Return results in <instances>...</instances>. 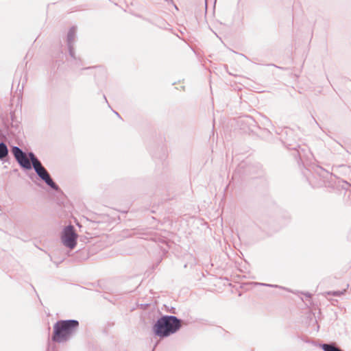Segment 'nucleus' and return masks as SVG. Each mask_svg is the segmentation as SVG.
<instances>
[{"instance_id": "f03ea898", "label": "nucleus", "mask_w": 351, "mask_h": 351, "mask_svg": "<svg viewBox=\"0 0 351 351\" xmlns=\"http://www.w3.org/2000/svg\"><path fill=\"white\" fill-rule=\"evenodd\" d=\"M80 323L77 319H60L53 325L51 340L56 343L69 341L77 332Z\"/></svg>"}, {"instance_id": "39448f33", "label": "nucleus", "mask_w": 351, "mask_h": 351, "mask_svg": "<svg viewBox=\"0 0 351 351\" xmlns=\"http://www.w3.org/2000/svg\"><path fill=\"white\" fill-rule=\"evenodd\" d=\"M77 234L72 225L65 227L62 232L61 240L63 245L70 249H73L77 245Z\"/></svg>"}, {"instance_id": "a211bd4d", "label": "nucleus", "mask_w": 351, "mask_h": 351, "mask_svg": "<svg viewBox=\"0 0 351 351\" xmlns=\"http://www.w3.org/2000/svg\"><path fill=\"white\" fill-rule=\"evenodd\" d=\"M315 122L316 124H318V122L317 121V120H315Z\"/></svg>"}, {"instance_id": "f8f14e48", "label": "nucleus", "mask_w": 351, "mask_h": 351, "mask_svg": "<svg viewBox=\"0 0 351 351\" xmlns=\"http://www.w3.org/2000/svg\"><path fill=\"white\" fill-rule=\"evenodd\" d=\"M12 128H13V125H12V128L11 129H8V133H10V134H14V132L12 130Z\"/></svg>"}, {"instance_id": "f3484780", "label": "nucleus", "mask_w": 351, "mask_h": 351, "mask_svg": "<svg viewBox=\"0 0 351 351\" xmlns=\"http://www.w3.org/2000/svg\"><path fill=\"white\" fill-rule=\"evenodd\" d=\"M315 122L316 124H318V122L317 121V120H315Z\"/></svg>"}, {"instance_id": "f257e3e1", "label": "nucleus", "mask_w": 351, "mask_h": 351, "mask_svg": "<svg viewBox=\"0 0 351 351\" xmlns=\"http://www.w3.org/2000/svg\"><path fill=\"white\" fill-rule=\"evenodd\" d=\"M11 153L23 169L31 170L33 168L40 180L43 181L51 189L57 192L61 191L59 186L53 181L48 171L33 152H29L27 155L20 147L12 146Z\"/></svg>"}, {"instance_id": "9b49d317", "label": "nucleus", "mask_w": 351, "mask_h": 351, "mask_svg": "<svg viewBox=\"0 0 351 351\" xmlns=\"http://www.w3.org/2000/svg\"><path fill=\"white\" fill-rule=\"evenodd\" d=\"M303 294H304L306 298H309V299H310V298H311V296H312V294H311V293H308V292L304 293Z\"/></svg>"}, {"instance_id": "2eb2a0df", "label": "nucleus", "mask_w": 351, "mask_h": 351, "mask_svg": "<svg viewBox=\"0 0 351 351\" xmlns=\"http://www.w3.org/2000/svg\"><path fill=\"white\" fill-rule=\"evenodd\" d=\"M91 67H86L84 69H90Z\"/></svg>"}, {"instance_id": "423d86ee", "label": "nucleus", "mask_w": 351, "mask_h": 351, "mask_svg": "<svg viewBox=\"0 0 351 351\" xmlns=\"http://www.w3.org/2000/svg\"><path fill=\"white\" fill-rule=\"evenodd\" d=\"M77 27L75 26L71 27L66 35V45L70 56L75 61L77 58L75 54L74 44L76 38Z\"/></svg>"}, {"instance_id": "4468645a", "label": "nucleus", "mask_w": 351, "mask_h": 351, "mask_svg": "<svg viewBox=\"0 0 351 351\" xmlns=\"http://www.w3.org/2000/svg\"><path fill=\"white\" fill-rule=\"evenodd\" d=\"M104 99H105V101H106V103H108L107 99H106V96H105V95H104Z\"/></svg>"}, {"instance_id": "0eeeda50", "label": "nucleus", "mask_w": 351, "mask_h": 351, "mask_svg": "<svg viewBox=\"0 0 351 351\" xmlns=\"http://www.w3.org/2000/svg\"><path fill=\"white\" fill-rule=\"evenodd\" d=\"M0 160L5 162L9 161V150L8 146L4 142H0Z\"/></svg>"}, {"instance_id": "6e6552de", "label": "nucleus", "mask_w": 351, "mask_h": 351, "mask_svg": "<svg viewBox=\"0 0 351 351\" xmlns=\"http://www.w3.org/2000/svg\"><path fill=\"white\" fill-rule=\"evenodd\" d=\"M320 347L324 351H343L335 343H322Z\"/></svg>"}, {"instance_id": "ddd939ff", "label": "nucleus", "mask_w": 351, "mask_h": 351, "mask_svg": "<svg viewBox=\"0 0 351 351\" xmlns=\"http://www.w3.org/2000/svg\"><path fill=\"white\" fill-rule=\"evenodd\" d=\"M113 112L115 113V114H116L117 117H119V118H121V117H120L119 114L117 112H116V111H114V110Z\"/></svg>"}, {"instance_id": "dca6fc26", "label": "nucleus", "mask_w": 351, "mask_h": 351, "mask_svg": "<svg viewBox=\"0 0 351 351\" xmlns=\"http://www.w3.org/2000/svg\"><path fill=\"white\" fill-rule=\"evenodd\" d=\"M315 122L316 124H318V122L317 121V120H315Z\"/></svg>"}, {"instance_id": "9d476101", "label": "nucleus", "mask_w": 351, "mask_h": 351, "mask_svg": "<svg viewBox=\"0 0 351 351\" xmlns=\"http://www.w3.org/2000/svg\"><path fill=\"white\" fill-rule=\"evenodd\" d=\"M345 292H346V289H344L343 291H332V292H328L327 293L328 295H332L334 296H340V295H343Z\"/></svg>"}, {"instance_id": "6ab92c4d", "label": "nucleus", "mask_w": 351, "mask_h": 351, "mask_svg": "<svg viewBox=\"0 0 351 351\" xmlns=\"http://www.w3.org/2000/svg\"><path fill=\"white\" fill-rule=\"evenodd\" d=\"M29 178H31L32 180H33V178L32 176H29Z\"/></svg>"}, {"instance_id": "20e7f679", "label": "nucleus", "mask_w": 351, "mask_h": 351, "mask_svg": "<svg viewBox=\"0 0 351 351\" xmlns=\"http://www.w3.org/2000/svg\"><path fill=\"white\" fill-rule=\"evenodd\" d=\"M315 176H317L319 178V181L314 184L315 186H325L336 189L337 190L343 189L346 191H348L351 187V184L350 183L340 179L335 175L328 172L320 167H318L315 169Z\"/></svg>"}, {"instance_id": "1a4fd4ad", "label": "nucleus", "mask_w": 351, "mask_h": 351, "mask_svg": "<svg viewBox=\"0 0 351 351\" xmlns=\"http://www.w3.org/2000/svg\"><path fill=\"white\" fill-rule=\"evenodd\" d=\"M258 285H260V286H265V287H276V288H280V289H285L284 287H281V286H279V285H271V284H266V283H261V282H258V283H256Z\"/></svg>"}, {"instance_id": "7ed1b4c3", "label": "nucleus", "mask_w": 351, "mask_h": 351, "mask_svg": "<svg viewBox=\"0 0 351 351\" xmlns=\"http://www.w3.org/2000/svg\"><path fill=\"white\" fill-rule=\"evenodd\" d=\"M181 328V319L174 315H162L152 327L154 334L162 339L176 333Z\"/></svg>"}]
</instances>
